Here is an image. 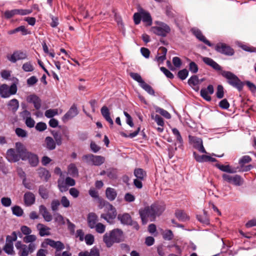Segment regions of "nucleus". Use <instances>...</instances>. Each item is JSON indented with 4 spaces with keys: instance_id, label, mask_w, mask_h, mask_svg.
I'll return each mask as SVG.
<instances>
[{
    "instance_id": "22",
    "label": "nucleus",
    "mask_w": 256,
    "mask_h": 256,
    "mask_svg": "<svg viewBox=\"0 0 256 256\" xmlns=\"http://www.w3.org/2000/svg\"><path fill=\"white\" fill-rule=\"evenodd\" d=\"M101 114L105 120L112 126L114 122L110 116V113L108 108L106 106H103L101 108Z\"/></svg>"
},
{
    "instance_id": "30",
    "label": "nucleus",
    "mask_w": 256,
    "mask_h": 256,
    "mask_svg": "<svg viewBox=\"0 0 256 256\" xmlns=\"http://www.w3.org/2000/svg\"><path fill=\"white\" fill-rule=\"evenodd\" d=\"M141 14L142 22L148 25H150L152 23V19L150 13L142 10L141 11Z\"/></svg>"
},
{
    "instance_id": "61",
    "label": "nucleus",
    "mask_w": 256,
    "mask_h": 256,
    "mask_svg": "<svg viewBox=\"0 0 256 256\" xmlns=\"http://www.w3.org/2000/svg\"><path fill=\"white\" fill-rule=\"evenodd\" d=\"M234 54V50L230 46L225 44V56H232Z\"/></svg>"
},
{
    "instance_id": "28",
    "label": "nucleus",
    "mask_w": 256,
    "mask_h": 256,
    "mask_svg": "<svg viewBox=\"0 0 256 256\" xmlns=\"http://www.w3.org/2000/svg\"><path fill=\"white\" fill-rule=\"evenodd\" d=\"M78 256H100L99 250L96 248H92L90 252L83 251L78 254Z\"/></svg>"
},
{
    "instance_id": "34",
    "label": "nucleus",
    "mask_w": 256,
    "mask_h": 256,
    "mask_svg": "<svg viewBox=\"0 0 256 256\" xmlns=\"http://www.w3.org/2000/svg\"><path fill=\"white\" fill-rule=\"evenodd\" d=\"M58 188L61 192H66L68 190V186L64 180V176L58 180Z\"/></svg>"
},
{
    "instance_id": "2",
    "label": "nucleus",
    "mask_w": 256,
    "mask_h": 256,
    "mask_svg": "<svg viewBox=\"0 0 256 256\" xmlns=\"http://www.w3.org/2000/svg\"><path fill=\"white\" fill-rule=\"evenodd\" d=\"M122 239L123 232L118 228L106 233L103 236L104 242L108 247H110L114 243L120 242Z\"/></svg>"
},
{
    "instance_id": "38",
    "label": "nucleus",
    "mask_w": 256,
    "mask_h": 256,
    "mask_svg": "<svg viewBox=\"0 0 256 256\" xmlns=\"http://www.w3.org/2000/svg\"><path fill=\"white\" fill-rule=\"evenodd\" d=\"M176 217L180 221H186L188 219V216L182 210H178L176 212Z\"/></svg>"
},
{
    "instance_id": "50",
    "label": "nucleus",
    "mask_w": 256,
    "mask_h": 256,
    "mask_svg": "<svg viewBox=\"0 0 256 256\" xmlns=\"http://www.w3.org/2000/svg\"><path fill=\"white\" fill-rule=\"evenodd\" d=\"M152 118L154 120L156 124L160 126H163L164 125V122L163 119L158 114H152Z\"/></svg>"
},
{
    "instance_id": "60",
    "label": "nucleus",
    "mask_w": 256,
    "mask_h": 256,
    "mask_svg": "<svg viewBox=\"0 0 256 256\" xmlns=\"http://www.w3.org/2000/svg\"><path fill=\"white\" fill-rule=\"evenodd\" d=\"M84 240L86 244L92 245L94 242V236L91 234H86L84 237Z\"/></svg>"
},
{
    "instance_id": "46",
    "label": "nucleus",
    "mask_w": 256,
    "mask_h": 256,
    "mask_svg": "<svg viewBox=\"0 0 256 256\" xmlns=\"http://www.w3.org/2000/svg\"><path fill=\"white\" fill-rule=\"evenodd\" d=\"M15 132L18 136L21 138H24L28 136V132L21 128H16L15 130Z\"/></svg>"
},
{
    "instance_id": "47",
    "label": "nucleus",
    "mask_w": 256,
    "mask_h": 256,
    "mask_svg": "<svg viewBox=\"0 0 256 256\" xmlns=\"http://www.w3.org/2000/svg\"><path fill=\"white\" fill-rule=\"evenodd\" d=\"M36 240V236L34 234H28L25 236L24 238V242L26 243L34 244V242Z\"/></svg>"
},
{
    "instance_id": "3",
    "label": "nucleus",
    "mask_w": 256,
    "mask_h": 256,
    "mask_svg": "<svg viewBox=\"0 0 256 256\" xmlns=\"http://www.w3.org/2000/svg\"><path fill=\"white\" fill-rule=\"evenodd\" d=\"M225 79L227 83L239 92L243 90L244 84L234 73L225 70Z\"/></svg>"
},
{
    "instance_id": "15",
    "label": "nucleus",
    "mask_w": 256,
    "mask_h": 256,
    "mask_svg": "<svg viewBox=\"0 0 256 256\" xmlns=\"http://www.w3.org/2000/svg\"><path fill=\"white\" fill-rule=\"evenodd\" d=\"M192 34L196 36V37L200 41L206 44L209 46H212L213 44H211L205 36L202 34V32L196 28H192Z\"/></svg>"
},
{
    "instance_id": "5",
    "label": "nucleus",
    "mask_w": 256,
    "mask_h": 256,
    "mask_svg": "<svg viewBox=\"0 0 256 256\" xmlns=\"http://www.w3.org/2000/svg\"><path fill=\"white\" fill-rule=\"evenodd\" d=\"M106 214H102L100 218H104L108 223L112 224L113 220L116 218L117 212L116 208L110 204L108 202L104 206Z\"/></svg>"
},
{
    "instance_id": "49",
    "label": "nucleus",
    "mask_w": 256,
    "mask_h": 256,
    "mask_svg": "<svg viewBox=\"0 0 256 256\" xmlns=\"http://www.w3.org/2000/svg\"><path fill=\"white\" fill-rule=\"evenodd\" d=\"M58 114V109H49L45 112V116L48 118H52Z\"/></svg>"
},
{
    "instance_id": "16",
    "label": "nucleus",
    "mask_w": 256,
    "mask_h": 256,
    "mask_svg": "<svg viewBox=\"0 0 256 256\" xmlns=\"http://www.w3.org/2000/svg\"><path fill=\"white\" fill-rule=\"evenodd\" d=\"M6 158L10 162H16L21 158L20 156L14 148H10L7 150Z\"/></svg>"
},
{
    "instance_id": "20",
    "label": "nucleus",
    "mask_w": 256,
    "mask_h": 256,
    "mask_svg": "<svg viewBox=\"0 0 256 256\" xmlns=\"http://www.w3.org/2000/svg\"><path fill=\"white\" fill-rule=\"evenodd\" d=\"M98 221V218L96 214L92 212L88 214V222L90 228H94L96 224H97Z\"/></svg>"
},
{
    "instance_id": "39",
    "label": "nucleus",
    "mask_w": 256,
    "mask_h": 256,
    "mask_svg": "<svg viewBox=\"0 0 256 256\" xmlns=\"http://www.w3.org/2000/svg\"><path fill=\"white\" fill-rule=\"evenodd\" d=\"M252 160L251 157L249 156H244L238 160L240 168H243L246 164L250 162Z\"/></svg>"
},
{
    "instance_id": "23",
    "label": "nucleus",
    "mask_w": 256,
    "mask_h": 256,
    "mask_svg": "<svg viewBox=\"0 0 256 256\" xmlns=\"http://www.w3.org/2000/svg\"><path fill=\"white\" fill-rule=\"evenodd\" d=\"M39 210L40 214L42 216L44 220L48 222L52 220V216L50 213L47 210L46 208L43 205L40 206Z\"/></svg>"
},
{
    "instance_id": "41",
    "label": "nucleus",
    "mask_w": 256,
    "mask_h": 256,
    "mask_svg": "<svg viewBox=\"0 0 256 256\" xmlns=\"http://www.w3.org/2000/svg\"><path fill=\"white\" fill-rule=\"evenodd\" d=\"M155 110L156 112L159 113L162 116L165 118H166L167 119L170 118L171 116H170V114L166 110L162 108H160L158 106H156L155 108Z\"/></svg>"
},
{
    "instance_id": "9",
    "label": "nucleus",
    "mask_w": 256,
    "mask_h": 256,
    "mask_svg": "<svg viewBox=\"0 0 256 256\" xmlns=\"http://www.w3.org/2000/svg\"><path fill=\"white\" fill-rule=\"evenodd\" d=\"M32 12V9H14L6 11L4 14L6 18H10L15 15L25 16L30 14Z\"/></svg>"
},
{
    "instance_id": "29",
    "label": "nucleus",
    "mask_w": 256,
    "mask_h": 256,
    "mask_svg": "<svg viewBox=\"0 0 256 256\" xmlns=\"http://www.w3.org/2000/svg\"><path fill=\"white\" fill-rule=\"evenodd\" d=\"M173 134L175 136L177 142L176 144H178V148H180L183 144V140L178 130L176 128L172 129Z\"/></svg>"
},
{
    "instance_id": "53",
    "label": "nucleus",
    "mask_w": 256,
    "mask_h": 256,
    "mask_svg": "<svg viewBox=\"0 0 256 256\" xmlns=\"http://www.w3.org/2000/svg\"><path fill=\"white\" fill-rule=\"evenodd\" d=\"M94 228H95L96 232L100 234L104 233L106 230V226L100 222L97 223Z\"/></svg>"
},
{
    "instance_id": "21",
    "label": "nucleus",
    "mask_w": 256,
    "mask_h": 256,
    "mask_svg": "<svg viewBox=\"0 0 256 256\" xmlns=\"http://www.w3.org/2000/svg\"><path fill=\"white\" fill-rule=\"evenodd\" d=\"M24 202L26 206H30L35 202V196L31 192H26L24 194Z\"/></svg>"
},
{
    "instance_id": "40",
    "label": "nucleus",
    "mask_w": 256,
    "mask_h": 256,
    "mask_svg": "<svg viewBox=\"0 0 256 256\" xmlns=\"http://www.w3.org/2000/svg\"><path fill=\"white\" fill-rule=\"evenodd\" d=\"M140 86L148 94L152 96L154 94V91L153 88L145 82H144Z\"/></svg>"
},
{
    "instance_id": "51",
    "label": "nucleus",
    "mask_w": 256,
    "mask_h": 256,
    "mask_svg": "<svg viewBox=\"0 0 256 256\" xmlns=\"http://www.w3.org/2000/svg\"><path fill=\"white\" fill-rule=\"evenodd\" d=\"M18 238V235L16 232H14L11 236H8L6 238V242L10 244H13L14 242L16 241Z\"/></svg>"
},
{
    "instance_id": "56",
    "label": "nucleus",
    "mask_w": 256,
    "mask_h": 256,
    "mask_svg": "<svg viewBox=\"0 0 256 256\" xmlns=\"http://www.w3.org/2000/svg\"><path fill=\"white\" fill-rule=\"evenodd\" d=\"M188 72L187 70L183 69L180 70L178 74V78L182 80H185L188 76Z\"/></svg>"
},
{
    "instance_id": "35",
    "label": "nucleus",
    "mask_w": 256,
    "mask_h": 256,
    "mask_svg": "<svg viewBox=\"0 0 256 256\" xmlns=\"http://www.w3.org/2000/svg\"><path fill=\"white\" fill-rule=\"evenodd\" d=\"M4 252L8 255H13L14 254V244L6 242L3 248Z\"/></svg>"
},
{
    "instance_id": "31",
    "label": "nucleus",
    "mask_w": 256,
    "mask_h": 256,
    "mask_svg": "<svg viewBox=\"0 0 256 256\" xmlns=\"http://www.w3.org/2000/svg\"><path fill=\"white\" fill-rule=\"evenodd\" d=\"M134 173L136 178L141 180H144L146 176V172L140 168L135 169Z\"/></svg>"
},
{
    "instance_id": "57",
    "label": "nucleus",
    "mask_w": 256,
    "mask_h": 256,
    "mask_svg": "<svg viewBox=\"0 0 256 256\" xmlns=\"http://www.w3.org/2000/svg\"><path fill=\"white\" fill-rule=\"evenodd\" d=\"M173 234L170 230H166L163 233V238L164 240H170L173 238Z\"/></svg>"
},
{
    "instance_id": "45",
    "label": "nucleus",
    "mask_w": 256,
    "mask_h": 256,
    "mask_svg": "<svg viewBox=\"0 0 256 256\" xmlns=\"http://www.w3.org/2000/svg\"><path fill=\"white\" fill-rule=\"evenodd\" d=\"M22 70L26 72H31L34 70V67L31 62H28L23 64Z\"/></svg>"
},
{
    "instance_id": "6",
    "label": "nucleus",
    "mask_w": 256,
    "mask_h": 256,
    "mask_svg": "<svg viewBox=\"0 0 256 256\" xmlns=\"http://www.w3.org/2000/svg\"><path fill=\"white\" fill-rule=\"evenodd\" d=\"M15 246L18 250V254L20 256H28L30 253H32L36 248L34 244H30L28 246L22 244L20 241H18Z\"/></svg>"
},
{
    "instance_id": "48",
    "label": "nucleus",
    "mask_w": 256,
    "mask_h": 256,
    "mask_svg": "<svg viewBox=\"0 0 256 256\" xmlns=\"http://www.w3.org/2000/svg\"><path fill=\"white\" fill-rule=\"evenodd\" d=\"M188 84L191 86H198L199 84L198 77L196 75L191 76L188 80Z\"/></svg>"
},
{
    "instance_id": "58",
    "label": "nucleus",
    "mask_w": 256,
    "mask_h": 256,
    "mask_svg": "<svg viewBox=\"0 0 256 256\" xmlns=\"http://www.w3.org/2000/svg\"><path fill=\"white\" fill-rule=\"evenodd\" d=\"M39 174L40 177L44 176L45 179L47 180L50 176V174L48 170L44 168H40L38 170Z\"/></svg>"
},
{
    "instance_id": "55",
    "label": "nucleus",
    "mask_w": 256,
    "mask_h": 256,
    "mask_svg": "<svg viewBox=\"0 0 256 256\" xmlns=\"http://www.w3.org/2000/svg\"><path fill=\"white\" fill-rule=\"evenodd\" d=\"M39 194L42 198L46 199L48 198V192L46 189L43 186L39 188Z\"/></svg>"
},
{
    "instance_id": "33",
    "label": "nucleus",
    "mask_w": 256,
    "mask_h": 256,
    "mask_svg": "<svg viewBox=\"0 0 256 256\" xmlns=\"http://www.w3.org/2000/svg\"><path fill=\"white\" fill-rule=\"evenodd\" d=\"M46 148L50 150H54L56 148V144L54 140L50 136L46 137L45 139Z\"/></svg>"
},
{
    "instance_id": "27",
    "label": "nucleus",
    "mask_w": 256,
    "mask_h": 256,
    "mask_svg": "<svg viewBox=\"0 0 256 256\" xmlns=\"http://www.w3.org/2000/svg\"><path fill=\"white\" fill-rule=\"evenodd\" d=\"M106 198L110 201H113L117 196V192L114 188H108L106 190Z\"/></svg>"
},
{
    "instance_id": "44",
    "label": "nucleus",
    "mask_w": 256,
    "mask_h": 256,
    "mask_svg": "<svg viewBox=\"0 0 256 256\" xmlns=\"http://www.w3.org/2000/svg\"><path fill=\"white\" fill-rule=\"evenodd\" d=\"M131 78L134 80L136 81L140 86L144 82L140 74L136 72H130V74Z\"/></svg>"
},
{
    "instance_id": "13",
    "label": "nucleus",
    "mask_w": 256,
    "mask_h": 256,
    "mask_svg": "<svg viewBox=\"0 0 256 256\" xmlns=\"http://www.w3.org/2000/svg\"><path fill=\"white\" fill-rule=\"evenodd\" d=\"M190 139L195 148L202 153L207 154L203 146L202 140L200 138L192 136L190 137Z\"/></svg>"
},
{
    "instance_id": "25",
    "label": "nucleus",
    "mask_w": 256,
    "mask_h": 256,
    "mask_svg": "<svg viewBox=\"0 0 256 256\" xmlns=\"http://www.w3.org/2000/svg\"><path fill=\"white\" fill-rule=\"evenodd\" d=\"M36 228L39 231V234L41 236H48L50 234V228L43 224H38L36 226Z\"/></svg>"
},
{
    "instance_id": "10",
    "label": "nucleus",
    "mask_w": 256,
    "mask_h": 256,
    "mask_svg": "<svg viewBox=\"0 0 256 256\" xmlns=\"http://www.w3.org/2000/svg\"><path fill=\"white\" fill-rule=\"evenodd\" d=\"M78 113L77 107L76 105L73 104L68 112L62 116V120L64 122H66L77 116Z\"/></svg>"
},
{
    "instance_id": "12",
    "label": "nucleus",
    "mask_w": 256,
    "mask_h": 256,
    "mask_svg": "<svg viewBox=\"0 0 256 256\" xmlns=\"http://www.w3.org/2000/svg\"><path fill=\"white\" fill-rule=\"evenodd\" d=\"M225 181L232 184L236 186H240L242 184L243 180L241 176L238 174L230 176L225 174Z\"/></svg>"
},
{
    "instance_id": "43",
    "label": "nucleus",
    "mask_w": 256,
    "mask_h": 256,
    "mask_svg": "<svg viewBox=\"0 0 256 256\" xmlns=\"http://www.w3.org/2000/svg\"><path fill=\"white\" fill-rule=\"evenodd\" d=\"M243 82L244 86L246 85L252 93L256 92V86L254 83L250 80H245Z\"/></svg>"
},
{
    "instance_id": "63",
    "label": "nucleus",
    "mask_w": 256,
    "mask_h": 256,
    "mask_svg": "<svg viewBox=\"0 0 256 256\" xmlns=\"http://www.w3.org/2000/svg\"><path fill=\"white\" fill-rule=\"evenodd\" d=\"M200 96L206 101H210L211 100V97L208 95V92L206 88H202L201 90Z\"/></svg>"
},
{
    "instance_id": "26",
    "label": "nucleus",
    "mask_w": 256,
    "mask_h": 256,
    "mask_svg": "<svg viewBox=\"0 0 256 256\" xmlns=\"http://www.w3.org/2000/svg\"><path fill=\"white\" fill-rule=\"evenodd\" d=\"M202 60L206 64L212 67L214 70H220V66L212 58L207 57H202Z\"/></svg>"
},
{
    "instance_id": "14",
    "label": "nucleus",
    "mask_w": 256,
    "mask_h": 256,
    "mask_svg": "<svg viewBox=\"0 0 256 256\" xmlns=\"http://www.w3.org/2000/svg\"><path fill=\"white\" fill-rule=\"evenodd\" d=\"M26 54L22 52L16 51L12 54L8 56V59L12 62H16V61L26 58Z\"/></svg>"
},
{
    "instance_id": "32",
    "label": "nucleus",
    "mask_w": 256,
    "mask_h": 256,
    "mask_svg": "<svg viewBox=\"0 0 256 256\" xmlns=\"http://www.w3.org/2000/svg\"><path fill=\"white\" fill-rule=\"evenodd\" d=\"M236 44L239 48H241L244 51L250 52H256V48L254 47L244 44L240 42H237Z\"/></svg>"
},
{
    "instance_id": "42",
    "label": "nucleus",
    "mask_w": 256,
    "mask_h": 256,
    "mask_svg": "<svg viewBox=\"0 0 256 256\" xmlns=\"http://www.w3.org/2000/svg\"><path fill=\"white\" fill-rule=\"evenodd\" d=\"M12 214L17 216H22L24 212L20 206H15L12 207Z\"/></svg>"
},
{
    "instance_id": "62",
    "label": "nucleus",
    "mask_w": 256,
    "mask_h": 256,
    "mask_svg": "<svg viewBox=\"0 0 256 256\" xmlns=\"http://www.w3.org/2000/svg\"><path fill=\"white\" fill-rule=\"evenodd\" d=\"M238 168V167L233 168L229 164H225V172L226 173L234 174L237 172Z\"/></svg>"
},
{
    "instance_id": "11",
    "label": "nucleus",
    "mask_w": 256,
    "mask_h": 256,
    "mask_svg": "<svg viewBox=\"0 0 256 256\" xmlns=\"http://www.w3.org/2000/svg\"><path fill=\"white\" fill-rule=\"evenodd\" d=\"M22 160H28L30 164L32 166H36L39 162L38 156L36 154L30 152L24 157H22Z\"/></svg>"
},
{
    "instance_id": "7",
    "label": "nucleus",
    "mask_w": 256,
    "mask_h": 256,
    "mask_svg": "<svg viewBox=\"0 0 256 256\" xmlns=\"http://www.w3.org/2000/svg\"><path fill=\"white\" fill-rule=\"evenodd\" d=\"M82 160L88 164L96 166H100L105 162V158L104 156L92 154L84 155Z\"/></svg>"
},
{
    "instance_id": "52",
    "label": "nucleus",
    "mask_w": 256,
    "mask_h": 256,
    "mask_svg": "<svg viewBox=\"0 0 256 256\" xmlns=\"http://www.w3.org/2000/svg\"><path fill=\"white\" fill-rule=\"evenodd\" d=\"M54 218L55 222H58L60 225L64 224V217L58 213H56L54 214Z\"/></svg>"
},
{
    "instance_id": "19",
    "label": "nucleus",
    "mask_w": 256,
    "mask_h": 256,
    "mask_svg": "<svg viewBox=\"0 0 256 256\" xmlns=\"http://www.w3.org/2000/svg\"><path fill=\"white\" fill-rule=\"evenodd\" d=\"M16 152L18 154L22 160V157H24L28 152L24 146L20 142L16 143Z\"/></svg>"
},
{
    "instance_id": "36",
    "label": "nucleus",
    "mask_w": 256,
    "mask_h": 256,
    "mask_svg": "<svg viewBox=\"0 0 256 256\" xmlns=\"http://www.w3.org/2000/svg\"><path fill=\"white\" fill-rule=\"evenodd\" d=\"M68 172L70 175L74 177L78 176V170L74 164H71L68 166Z\"/></svg>"
},
{
    "instance_id": "59",
    "label": "nucleus",
    "mask_w": 256,
    "mask_h": 256,
    "mask_svg": "<svg viewBox=\"0 0 256 256\" xmlns=\"http://www.w3.org/2000/svg\"><path fill=\"white\" fill-rule=\"evenodd\" d=\"M197 218L199 221L204 224H209V220L205 212H204V215L198 216Z\"/></svg>"
},
{
    "instance_id": "8",
    "label": "nucleus",
    "mask_w": 256,
    "mask_h": 256,
    "mask_svg": "<svg viewBox=\"0 0 256 256\" xmlns=\"http://www.w3.org/2000/svg\"><path fill=\"white\" fill-rule=\"evenodd\" d=\"M17 92V86L15 84L8 86L6 84L0 86V96L3 98H9L10 96L15 94Z\"/></svg>"
},
{
    "instance_id": "24",
    "label": "nucleus",
    "mask_w": 256,
    "mask_h": 256,
    "mask_svg": "<svg viewBox=\"0 0 256 256\" xmlns=\"http://www.w3.org/2000/svg\"><path fill=\"white\" fill-rule=\"evenodd\" d=\"M118 218L122 224L128 225L132 224V220L128 214L126 213L123 214H119Z\"/></svg>"
},
{
    "instance_id": "4",
    "label": "nucleus",
    "mask_w": 256,
    "mask_h": 256,
    "mask_svg": "<svg viewBox=\"0 0 256 256\" xmlns=\"http://www.w3.org/2000/svg\"><path fill=\"white\" fill-rule=\"evenodd\" d=\"M150 30L152 33L157 36L165 37L170 32V28L164 22L156 21L154 22V26L151 28Z\"/></svg>"
},
{
    "instance_id": "54",
    "label": "nucleus",
    "mask_w": 256,
    "mask_h": 256,
    "mask_svg": "<svg viewBox=\"0 0 256 256\" xmlns=\"http://www.w3.org/2000/svg\"><path fill=\"white\" fill-rule=\"evenodd\" d=\"M2 204L5 207H9L12 204V200L8 197H3L1 198Z\"/></svg>"
},
{
    "instance_id": "64",
    "label": "nucleus",
    "mask_w": 256,
    "mask_h": 256,
    "mask_svg": "<svg viewBox=\"0 0 256 256\" xmlns=\"http://www.w3.org/2000/svg\"><path fill=\"white\" fill-rule=\"evenodd\" d=\"M58 252L64 248V244L60 241H56L54 248Z\"/></svg>"
},
{
    "instance_id": "1",
    "label": "nucleus",
    "mask_w": 256,
    "mask_h": 256,
    "mask_svg": "<svg viewBox=\"0 0 256 256\" xmlns=\"http://www.w3.org/2000/svg\"><path fill=\"white\" fill-rule=\"evenodd\" d=\"M162 206L158 204H154L150 206H147L140 210V214L143 224L147 223L148 218L150 221H154L156 216L160 214L164 210Z\"/></svg>"
},
{
    "instance_id": "17",
    "label": "nucleus",
    "mask_w": 256,
    "mask_h": 256,
    "mask_svg": "<svg viewBox=\"0 0 256 256\" xmlns=\"http://www.w3.org/2000/svg\"><path fill=\"white\" fill-rule=\"evenodd\" d=\"M194 156L196 160L199 162H216V158L212 157L211 156L205 154L199 155L195 152H194Z\"/></svg>"
},
{
    "instance_id": "37",
    "label": "nucleus",
    "mask_w": 256,
    "mask_h": 256,
    "mask_svg": "<svg viewBox=\"0 0 256 256\" xmlns=\"http://www.w3.org/2000/svg\"><path fill=\"white\" fill-rule=\"evenodd\" d=\"M8 106L13 112H16L19 107L18 101L15 98H14L9 101Z\"/></svg>"
},
{
    "instance_id": "18",
    "label": "nucleus",
    "mask_w": 256,
    "mask_h": 256,
    "mask_svg": "<svg viewBox=\"0 0 256 256\" xmlns=\"http://www.w3.org/2000/svg\"><path fill=\"white\" fill-rule=\"evenodd\" d=\"M26 100L28 102L33 104L34 108L36 110L40 108L41 106V101L40 98L36 95L32 94L28 96L26 98Z\"/></svg>"
}]
</instances>
